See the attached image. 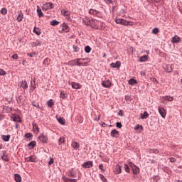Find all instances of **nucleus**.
Wrapping results in <instances>:
<instances>
[{
	"mask_svg": "<svg viewBox=\"0 0 182 182\" xmlns=\"http://www.w3.org/2000/svg\"><path fill=\"white\" fill-rule=\"evenodd\" d=\"M70 66H87V62L82 63L80 62V59L75 58L69 61Z\"/></svg>",
	"mask_w": 182,
	"mask_h": 182,
	"instance_id": "f257e3e1",
	"label": "nucleus"
},
{
	"mask_svg": "<svg viewBox=\"0 0 182 182\" xmlns=\"http://www.w3.org/2000/svg\"><path fill=\"white\" fill-rule=\"evenodd\" d=\"M60 30L58 31L59 33H68L70 31V27L68 25V23L63 22L60 25Z\"/></svg>",
	"mask_w": 182,
	"mask_h": 182,
	"instance_id": "f03ea898",
	"label": "nucleus"
},
{
	"mask_svg": "<svg viewBox=\"0 0 182 182\" xmlns=\"http://www.w3.org/2000/svg\"><path fill=\"white\" fill-rule=\"evenodd\" d=\"M82 23L87 26H97V21L93 18L91 20H82Z\"/></svg>",
	"mask_w": 182,
	"mask_h": 182,
	"instance_id": "7ed1b4c3",
	"label": "nucleus"
},
{
	"mask_svg": "<svg viewBox=\"0 0 182 182\" xmlns=\"http://www.w3.org/2000/svg\"><path fill=\"white\" fill-rule=\"evenodd\" d=\"M128 164L131 167L133 174H139L140 173V168L136 166L133 162L129 161Z\"/></svg>",
	"mask_w": 182,
	"mask_h": 182,
	"instance_id": "20e7f679",
	"label": "nucleus"
},
{
	"mask_svg": "<svg viewBox=\"0 0 182 182\" xmlns=\"http://www.w3.org/2000/svg\"><path fill=\"white\" fill-rule=\"evenodd\" d=\"M38 140H40L41 143H43V144H45L48 143L49 141V139L48 138V135L46 134L42 133L38 136Z\"/></svg>",
	"mask_w": 182,
	"mask_h": 182,
	"instance_id": "39448f33",
	"label": "nucleus"
},
{
	"mask_svg": "<svg viewBox=\"0 0 182 182\" xmlns=\"http://www.w3.org/2000/svg\"><path fill=\"white\" fill-rule=\"evenodd\" d=\"M114 21L117 25H123L124 26H128L130 23V21H127L123 18H115Z\"/></svg>",
	"mask_w": 182,
	"mask_h": 182,
	"instance_id": "423d86ee",
	"label": "nucleus"
},
{
	"mask_svg": "<svg viewBox=\"0 0 182 182\" xmlns=\"http://www.w3.org/2000/svg\"><path fill=\"white\" fill-rule=\"evenodd\" d=\"M53 3L46 2V4H43L42 9L43 11H49L50 9H53Z\"/></svg>",
	"mask_w": 182,
	"mask_h": 182,
	"instance_id": "0eeeda50",
	"label": "nucleus"
},
{
	"mask_svg": "<svg viewBox=\"0 0 182 182\" xmlns=\"http://www.w3.org/2000/svg\"><path fill=\"white\" fill-rule=\"evenodd\" d=\"M101 85L103 87H105L106 89H109V87H112V82L110 80H102L101 82Z\"/></svg>",
	"mask_w": 182,
	"mask_h": 182,
	"instance_id": "6e6552de",
	"label": "nucleus"
},
{
	"mask_svg": "<svg viewBox=\"0 0 182 182\" xmlns=\"http://www.w3.org/2000/svg\"><path fill=\"white\" fill-rule=\"evenodd\" d=\"M83 168H92L93 167V161H88L82 164Z\"/></svg>",
	"mask_w": 182,
	"mask_h": 182,
	"instance_id": "1a4fd4ad",
	"label": "nucleus"
},
{
	"mask_svg": "<svg viewBox=\"0 0 182 182\" xmlns=\"http://www.w3.org/2000/svg\"><path fill=\"white\" fill-rule=\"evenodd\" d=\"M171 43H180L181 42V38L178 36L175 35L173 37L171 38Z\"/></svg>",
	"mask_w": 182,
	"mask_h": 182,
	"instance_id": "9d476101",
	"label": "nucleus"
},
{
	"mask_svg": "<svg viewBox=\"0 0 182 182\" xmlns=\"http://www.w3.org/2000/svg\"><path fill=\"white\" fill-rule=\"evenodd\" d=\"M159 114L163 117V119L166 118V116L167 115V112H166V109L163 107H159L158 109Z\"/></svg>",
	"mask_w": 182,
	"mask_h": 182,
	"instance_id": "9b49d317",
	"label": "nucleus"
},
{
	"mask_svg": "<svg viewBox=\"0 0 182 182\" xmlns=\"http://www.w3.org/2000/svg\"><path fill=\"white\" fill-rule=\"evenodd\" d=\"M173 69H174L173 65L168 64L164 68V70L166 73H171V72H173Z\"/></svg>",
	"mask_w": 182,
	"mask_h": 182,
	"instance_id": "f8f14e48",
	"label": "nucleus"
},
{
	"mask_svg": "<svg viewBox=\"0 0 182 182\" xmlns=\"http://www.w3.org/2000/svg\"><path fill=\"white\" fill-rule=\"evenodd\" d=\"M110 135L112 137H114V139H117L119 136H120V133H119V131L116 129H113L111 131Z\"/></svg>",
	"mask_w": 182,
	"mask_h": 182,
	"instance_id": "ddd939ff",
	"label": "nucleus"
},
{
	"mask_svg": "<svg viewBox=\"0 0 182 182\" xmlns=\"http://www.w3.org/2000/svg\"><path fill=\"white\" fill-rule=\"evenodd\" d=\"M3 154L1 156V160L4 161H9V159H8V154H6V151H2Z\"/></svg>",
	"mask_w": 182,
	"mask_h": 182,
	"instance_id": "4468645a",
	"label": "nucleus"
},
{
	"mask_svg": "<svg viewBox=\"0 0 182 182\" xmlns=\"http://www.w3.org/2000/svg\"><path fill=\"white\" fill-rule=\"evenodd\" d=\"M110 66H111V68L119 69V68H120V66H122V63H120V61H117L116 63H112L110 64Z\"/></svg>",
	"mask_w": 182,
	"mask_h": 182,
	"instance_id": "2eb2a0df",
	"label": "nucleus"
},
{
	"mask_svg": "<svg viewBox=\"0 0 182 182\" xmlns=\"http://www.w3.org/2000/svg\"><path fill=\"white\" fill-rule=\"evenodd\" d=\"M42 41L41 40H36V41H34L31 43V48H36V46H41Z\"/></svg>",
	"mask_w": 182,
	"mask_h": 182,
	"instance_id": "dca6fc26",
	"label": "nucleus"
},
{
	"mask_svg": "<svg viewBox=\"0 0 182 182\" xmlns=\"http://www.w3.org/2000/svg\"><path fill=\"white\" fill-rule=\"evenodd\" d=\"M71 86L73 87V89H81L82 85H80V84L77 83V82H71Z\"/></svg>",
	"mask_w": 182,
	"mask_h": 182,
	"instance_id": "f3484780",
	"label": "nucleus"
},
{
	"mask_svg": "<svg viewBox=\"0 0 182 182\" xmlns=\"http://www.w3.org/2000/svg\"><path fill=\"white\" fill-rule=\"evenodd\" d=\"M120 173H122V166L119 164H117L114 168V173L120 174Z\"/></svg>",
	"mask_w": 182,
	"mask_h": 182,
	"instance_id": "a211bd4d",
	"label": "nucleus"
},
{
	"mask_svg": "<svg viewBox=\"0 0 182 182\" xmlns=\"http://www.w3.org/2000/svg\"><path fill=\"white\" fill-rule=\"evenodd\" d=\"M89 14H90V15H93L94 16H97V14H100V12H99V11H97V10L90 9L89 11Z\"/></svg>",
	"mask_w": 182,
	"mask_h": 182,
	"instance_id": "6ab92c4d",
	"label": "nucleus"
},
{
	"mask_svg": "<svg viewBox=\"0 0 182 182\" xmlns=\"http://www.w3.org/2000/svg\"><path fill=\"white\" fill-rule=\"evenodd\" d=\"M71 147H73L75 150H77V149L80 147V144H79V142L77 141H73L71 143Z\"/></svg>",
	"mask_w": 182,
	"mask_h": 182,
	"instance_id": "aec40b11",
	"label": "nucleus"
},
{
	"mask_svg": "<svg viewBox=\"0 0 182 182\" xmlns=\"http://www.w3.org/2000/svg\"><path fill=\"white\" fill-rule=\"evenodd\" d=\"M163 100H167L168 102H173L174 100V97L170 95H166L162 97Z\"/></svg>",
	"mask_w": 182,
	"mask_h": 182,
	"instance_id": "412c9836",
	"label": "nucleus"
},
{
	"mask_svg": "<svg viewBox=\"0 0 182 182\" xmlns=\"http://www.w3.org/2000/svg\"><path fill=\"white\" fill-rule=\"evenodd\" d=\"M23 19V13H22V11H20L17 16L16 21L17 22H22Z\"/></svg>",
	"mask_w": 182,
	"mask_h": 182,
	"instance_id": "4be33fe9",
	"label": "nucleus"
},
{
	"mask_svg": "<svg viewBox=\"0 0 182 182\" xmlns=\"http://www.w3.org/2000/svg\"><path fill=\"white\" fill-rule=\"evenodd\" d=\"M14 180L16 182H21L22 177H21V175H19V173H15L14 174Z\"/></svg>",
	"mask_w": 182,
	"mask_h": 182,
	"instance_id": "5701e85b",
	"label": "nucleus"
},
{
	"mask_svg": "<svg viewBox=\"0 0 182 182\" xmlns=\"http://www.w3.org/2000/svg\"><path fill=\"white\" fill-rule=\"evenodd\" d=\"M149 117V112L147 111H144V113L140 114V119H144Z\"/></svg>",
	"mask_w": 182,
	"mask_h": 182,
	"instance_id": "b1692460",
	"label": "nucleus"
},
{
	"mask_svg": "<svg viewBox=\"0 0 182 182\" xmlns=\"http://www.w3.org/2000/svg\"><path fill=\"white\" fill-rule=\"evenodd\" d=\"M128 84L130 85L131 86H134V85H137V80L134 78H131L128 81Z\"/></svg>",
	"mask_w": 182,
	"mask_h": 182,
	"instance_id": "393cba45",
	"label": "nucleus"
},
{
	"mask_svg": "<svg viewBox=\"0 0 182 182\" xmlns=\"http://www.w3.org/2000/svg\"><path fill=\"white\" fill-rule=\"evenodd\" d=\"M33 32L34 33H36V35H37L38 36H39V35H41V33H42V30H41V28H37V27H34Z\"/></svg>",
	"mask_w": 182,
	"mask_h": 182,
	"instance_id": "a878e982",
	"label": "nucleus"
},
{
	"mask_svg": "<svg viewBox=\"0 0 182 182\" xmlns=\"http://www.w3.org/2000/svg\"><path fill=\"white\" fill-rule=\"evenodd\" d=\"M28 147L31 150L32 149L35 148V146H36V141H31L29 144H28Z\"/></svg>",
	"mask_w": 182,
	"mask_h": 182,
	"instance_id": "bb28decb",
	"label": "nucleus"
},
{
	"mask_svg": "<svg viewBox=\"0 0 182 182\" xmlns=\"http://www.w3.org/2000/svg\"><path fill=\"white\" fill-rule=\"evenodd\" d=\"M37 15L38 18H42V16H43V12H42V9H41L39 6H37Z\"/></svg>",
	"mask_w": 182,
	"mask_h": 182,
	"instance_id": "cd10ccee",
	"label": "nucleus"
},
{
	"mask_svg": "<svg viewBox=\"0 0 182 182\" xmlns=\"http://www.w3.org/2000/svg\"><path fill=\"white\" fill-rule=\"evenodd\" d=\"M21 87H22L23 90H26V89H28V82H26V80L21 82Z\"/></svg>",
	"mask_w": 182,
	"mask_h": 182,
	"instance_id": "c85d7f7f",
	"label": "nucleus"
},
{
	"mask_svg": "<svg viewBox=\"0 0 182 182\" xmlns=\"http://www.w3.org/2000/svg\"><path fill=\"white\" fill-rule=\"evenodd\" d=\"M61 14L63 16H68V18L70 16V11H65V9L61 10Z\"/></svg>",
	"mask_w": 182,
	"mask_h": 182,
	"instance_id": "c756f323",
	"label": "nucleus"
},
{
	"mask_svg": "<svg viewBox=\"0 0 182 182\" xmlns=\"http://www.w3.org/2000/svg\"><path fill=\"white\" fill-rule=\"evenodd\" d=\"M27 161H29L30 163H36V156H30L28 157V160H27Z\"/></svg>",
	"mask_w": 182,
	"mask_h": 182,
	"instance_id": "7c9ffc66",
	"label": "nucleus"
},
{
	"mask_svg": "<svg viewBox=\"0 0 182 182\" xmlns=\"http://www.w3.org/2000/svg\"><path fill=\"white\" fill-rule=\"evenodd\" d=\"M104 1L105 4H107V5H110V4H112V5H114V4H117L116 0H104Z\"/></svg>",
	"mask_w": 182,
	"mask_h": 182,
	"instance_id": "2f4dec72",
	"label": "nucleus"
},
{
	"mask_svg": "<svg viewBox=\"0 0 182 182\" xmlns=\"http://www.w3.org/2000/svg\"><path fill=\"white\" fill-rule=\"evenodd\" d=\"M60 99L65 100L68 97V94L65 91H61L60 94Z\"/></svg>",
	"mask_w": 182,
	"mask_h": 182,
	"instance_id": "473e14b6",
	"label": "nucleus"
},
{
	"mask_svg": "<svg viewBox=\"0 0 182 182\" xmlns=\"http://www.w3.org/2000/svg\"><path fill=\"white\" fill-rule=\"evenodd\" d=\"M66 142V138L62 136V137H60L59 139H58V144L59 146H60V144H63Z\"/></svg>",
	"mask_w": 182,
	"mask_h": 182,
	"instance_id": "72a5a7b5",
	"label": "nucleus"
},
{
	"mask_svg": "<svg viewBox=\"0 0 182 182\" xmlns=\"http://www.w3.org/2000/svg\"><path fill=\"white\" fill-rule=\"evenodd\" d=\"M1 139L4 140V141H9L11 135H2Z\"/></svg>",
	"mask_w": 182,
	"mask_h": 182,
	"instance_id": "f704fd0d",
	"label": "nucleus"
},
{
	"mask_svg": "<svg viewBox=\"0 0 182 182\" xmlns=\"http://www.w3.org/2000/svg\"><path fill=\"white\" fill-rule=\"evenodd\" d=\"M24 137H26V139H28L29 141H31V140H32V137H33V134H32V133H26L24 135Z\"/></svg>",
	"mask_w": 182,
	"mask_h": 182,
	"instance_id": "c9c22d12",
	"label": "nucleus"
},
{
	"mask_svg": "<svg viewBox=\"0 0 182 182\" xmlns=\"http://www.w3.org/2000/svg\"><path fill=\"white\" fill-rule=\"evenodd\" d=\"M58 122L60 123V124H65L66 123V120H65V118L60 117L58 118Z\"/></svg>",
	"mask_w": 182,
	"mask_h": 182,
	"instance_id": "e433bc0d",
	"label": "nucleus"
},
{
	"mask_svg": "<svg viewBox=\"0 0 182 182\" xmlns=\"http://www.w3.org/2000/svg\"><path fill=\"white\" fill-rule=\"evenodd\" d=\"M47 105L49 107H53V106H55V102H53V100L50 99L47 102Z\"/></svg>",
	"mask_w": 182,
	"mask_h": 182,
	"instance_id": "4c0bfd02",
	"label": "nucleus"
},
{
	"mask_svg": "<svg viewBox=\"0 0 182 182\" xmlns=\"http://www.w3.org/2000/svg\"><path fill=\"white\" fill-rule=\"evenodd\" d=\"M84 50L85 53H90L92 52V48L90 46H87L85 47Z\"/></svg>",
	"mask_w": 182,
	"mask_h": 182,
	"instance_id": "58836bf2",
	"label": "nucleus"
},
{
	"mask_svg": "<svg viewBox=\"0 0 182 182\" xmlns=\"http://www.w3.org/2000/svg\"><path fill=\"white\" fill-rule=\"evenodd\" d=\"M68 177H76V171L72 169L70 173H68Z\"/></svg>",
	"mask_w": 182,
	"mask_h": 182,
	"instance_id": "ea45409f",
	"label": "nucleus"
},
{
	"mask_svg": "<svg viewBox=\"0 0 182 182\" xmlns=\"http://www.w3.org/2000/svg\"><path fill=\"white\" fill-rule=\"evenodd\" d=\"M43 65L49 66V65H50V60L49 58H45L43 61Z\"/></svg>",
	"mask_w": 182,
	"mask_h": 182,
	"instance_id": "a19ab883",
	"label": "nucleus"
},
{
	"mask_svg": "<svg viewBox=\"0 0 182 182\" xmlns=\"http://www.w3.org/2000/svg\"><path fill=\"white\" fill-rule=\"evenodd\" d=\"M50 25L51 26H56L58 25H59V21H58L57 20H53L50 21Z\"/></svg>",
	"mask_w": 182,
	"mask_h": 182,
	"instance_id": "79ce46f5",
	"label": "nucleus"
},
{
	"mask_svg": "<svg viewBox=\"0 0 182 182\" xmlns=\"http://www.w3.org/2000/svg\"><path fill=\"white\" fill-rule=\"evenodd\" d=\"M129 166L130 165H128V164L124 165V171H126V173H130V166Z\"/></svg>",
	"mask_w": 182,
	"mask_h": 182,
	"instance_id": "37998d69",
	"label": "nucleus"
},
{
	"mask_svg": "<svg viewBox=\"0 0 182 182\" xmlns=\"http://www.w3.org/2000/svg\"><path fill=\"white\" fill-rule=\"evenodd\" d=\"M13 121L14 122H18V123H21L22 122V120H21V117H19V116H14L13 117Z\"/></svg>",
	"mask_w": 182,
	"mask_h": 182,
	"instance_id": "c03bdc74",
	"label": "nucleus"
},
{
	"mask_svg": "<svg viewBox=\"0 0 182 182\" xmlns=\"http://www.w3.org/2000/svg\"><path fill=\"white\" fill-rule=\"evenodd\" d=\"M149 59V58L147 57V55H143L139 59V62H146V60H147Z\"/></svg>",
	"mask_w": 182,
	"mask_h": 182,
	"instance_id": "a18cd8bd",
	"label": "nucleus"
},
{
	"mask_svg": "<svg viewBox=\"0 0 182 182\" xmlns=\"http://www.w3.org/2000/svg\"><path fill=\"white\" fill-rule=\"evenodd\" d=\"M152 179L154 182H158L160 180V176H159L158 175H154L152 176Z\"/></svg>",
	"mask_w": 182,
	"mask_h": 182,
	"instance_id": "49530a36",
	"label": "nucleus"
},
{
	"mask_svg": "<svg viewBox=\"0 0 182 182\" xmlns=\"http://www.w3.org/2000/svg\"><path fill=\"white\" fill-rule=\"evenodd\" d=\"M159 32H160V30L159 29V28H154L152 29V33H154V35H157Z\"/></svg>",
	"mask_w": 182,
	"mask_h": 182,
	"instance_id": "de8ad7c7",
	"label": "nucleus"
},
{
	"mask_svg": "<svg viewBox=\"0 0 182 182\" xmlns=\"http://www.w3.org/2000/svg\"><path fill=\"white\" fill-rule=\"evenodd\" d=\"M36 55H38L36 52H32V53H28L27 56H29V58H33V56H36Z\"/></svg>",
	"mask_w": 182,
	"mask_h": 182,
	"instance_id": "09e8293b",
	"label": "nucleus"
},
{
	"mask_svg": "<svg viewBox=\"0 0 182 182\" xmlns=\"http://www.w3.org/2000/svg\"><path fill=\"white\" fill-rule=\"evenodd\" d=\"M1 14L2 15H6L8 14V9L6 8L1 9Z\"/></svg>",
	"mask_w": 182,
	"mask_h": 182,
	"instance_id": "8fccbe9b",
	"label": "nucleus"
},
{
	"mask_svg": "<svg viewBox=\"0 0 182 182\" xmlns=\"http://www.w3.org/2000/svg\"><path fill=\"white\" fill-rule=\"evenodd\" d=\"M6 75V71L4 70V69L0 68V76H5Z\"/></svg>",
	"mask_w": 182,
	"mask_h": 182,
	"instance_id": "3c124183",
	"label": "nucleus"
},
{
	"mask_svg": "<svg viewBox=\"0 0 182 182\" xmlns=\"http://www.w3.org/2000/svg\"><path fill=\"white\" fill-rule=\"evenodd\" d=\"M139 129H141V130H143V126L140 125V124H137L135 127H134V130H139Z\"/></svg>",
	"mask_w": 182,
	"mask_h": 182,
	"instance_id": "603ef678",
	"label": "nucleus"
},
{
	"mask_svg": "<svg viewBox=\"0 0 182 182\" xmlns=\"http://www.w3.org/2000/svg\"><path fill=\"white\" fill-rule=\"evenodd\" d=\"M116 127H118V129H122V127H123V124H122V122H117L116 123Z\"/></svg>",
	"mask_w": 182,
	"mask_h": 182,
	"instance_id": "864d4df0",
	"label": "nucleus"
},
{
	"mask_svg": "<svg viewBox=\"0 0 182 182\" xmlns=\"http://www.w3.org/2000/svg\"><path fill=\"white\" fill-rule=\"evenodd\" d=\"M151 4H159L160 1L161 0H148Z\"/></svg>",
	"mask_w": 182,
	"mask_h": 182,
	"instance_id": "5fc2aeb1",
	"label": "nucleus"
},
{
	"mask_svg": "<svg viewBox=\"0 0 182 182\" xmlns=\"http://www.w3.org/2000/svg\"><path fill=\"white\" fill-rule=\"evenodd\" d=\"M73 49H74V52H79V50H80V48H79L77 47V46H75V45H73Z\"/></svg>",
	"mask_w": 182,
	"mask_h": 182,
	"instance_id": "6e6d98bb",
	"label": "nucleus"
},
{
	"mask_svg": "<svg viewBox=\"0 0 182 182\" xmlns=\"http://www.w3.org/2000/svg\"><path fill=\"white\" fill-rule=\"evenodd\" d=\"M151 151L154 153V154H159V151L156 149H151Z\"/></svg>",
	"mask_w": 182,
	"mask_h": 182,
	"instance_id": "4d7b16f0",
	"label": "nucleus"
},
{
	"mask_svg": "<svg viewBox=\"0 0 182 182\" xmlns=\"http://www.w3.org/2000/svg\"><path fill=\"white\" fill-rule=\"evenodd\" d=\"M103 164H100V165H99V168H100V170H101V172L102 173H105V169L103 168Z\"/></svg>",
	"mask_w": 182,
	"mask_h": 182,
	"instance_id": "13d9d810",
	"label": "nucleus"
},
{
	"mask_svg": "<svg viewBox=\"0 0 182 182\" xmlns=\"http://www.w3.org/2000/svg\"><path fill=\"white\" fill-rule=\"evenodd\" d=\"M100 178H101L102 181H103V182L107 181V179L105 178V176H103L102 174H100Z\"/></svg>",
	"mask_w": 182,
	"mask_h": 182,
	"instance_id": "bf43d9fd",
	"label": "nucleus"
},
{
	"mask_svg": "<svg viewBox=\"0 0 182 182\" xmlns=\"http://www.w3.org/2000/svg\"><path fill=\"white\" fill-rule=\"evenodd\" d=\"M33 129H35L36 132H39V127L36 124H33Z\"/></svg>",
	"mask_w": 182,
	"mask_h": 182,
	"instance_id": "052dcab7",
	"label": "nucleus"
},
{
	"mask_svg": "<svg viewBox=\"0 0 182 182\" xmlns=\"http://www.w3.org/2000/svg\"><path fill=\"white\" fill-rule=\"evenodd\" d=\"M54 163L53 158L50 157V161H48V166H52V164Z\"/></svg>",
	"mask_w": 182,
	"mask_h": 182,
	"instance_id": "680f3d73",
	"label": "nucleus"
},
{
	"mask_svg": "<svg viewBox=\"0 0 182 182\" xmlns=\"http://www.w3.org/2000/svg\"><path fill=\"white\" fill-rule=\"evenodd\" d=\"M125 100H129V102H132V100H133V99H132V97H130L129 95H126Z\"/></svg>",
	"mask_w": 182,
	"mask_h": 182,
	"instance_id": "e2e57ef3",
	"label": "nucleus"
},
{
	"mask_svg": "<svg viewBox=\"0 0 182 182\" xmlns=\"http://www.w3.org/2000/svg\"><path fill=\"white\" fill-rule=\"evenodd\" d=\"M32 105L34 107H37V109H39V103L38 102H32Z\"/></svg>",
	"mask_w": 182,
	"mask_h": 182,
	"instance_id": "0e129e2a",
	"label": "nucleus"
},
{
	"mask_svg": "<svg viewBox=\"0 0 182 182\" xmlns=\"http://www.w3.org/2000/svg\"><path fill=\"white\" fill-rule=\"evenodd\" d=\"M118 116H121V117H123V116H124V114H123V110L120 109L118 112Z\"/></svg>",
	"mask_w": 182,
	"mask_h": 182,
	"instance_id": "69168bd1",
	"label": "nucleus"
},
{
	"mask_svg": "<svg viewBox=\"0 0 182 182\" xmlns=\"http://www.w3.org/2000/svg\"><path fill=\"white\" fill-rule=\"evenodd\" d=\"M79 59H80V60H86V62H87V63H89V62H90V58H79Z\"/></svg>",
	"mask_w": 182,
	"mask_h": 182,
	"instance_id": "338daca9",
	"label": "nucleus"
},
{
	"mask_svg": "<svg viewBox=\"0 0 182 182\" xmlns=\"http://www.w3.org/2000/svg\"><path fill=\"white\" fill-rule=\"evenodd\" d=\"M67 180H70V182H77V179H72V178H67Z\"/></svg>",
	"mask_w": 182,
	"mask_h": 182,
	"instance_id": "774afa93",
	"label": "nucleus"
}]
</instances>
